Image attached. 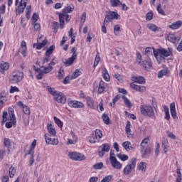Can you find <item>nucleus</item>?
<instances>
[{
	"label": "nucleus",
	"mask_w": 182,
	"mask_h": 182,
	"mask_svg": "<svg viewBox=\"0 0 182 182\" xmlns=\"http://www.w3.org/2000/svg\"><path fill=\"white\" fill-rule=\"evenodd\" d=\"M103 77L106 82H109L110 80V75H109V73L106 68H105L103 70Z\"/></svg>",
	"instance_id": "a19ab883"
},
{
	"label": "nucleus",
	"mask_w": 182,
	"mask_h": 182,
	"mask_svg": "<svg viewBox=\"0 0 182 182\" xmlns=\"http://www.w3.org/2000/svg\"><path fill=\"white\" fill-rule=\"evenodd\" d=\"M156 9H157V11L159 12V14H160L161 15H163V16L166 15L164 10H163V9H161V4H159L157 6Z\"/></svg>",
	"instance_id": "864d4df0"
},
{
	"label": "nucleus",
	"mask_w": 182,
	"mask_h": 182,
	"mask_svg": "<svg viewBox=\"0 0 182 182\" xmlns=\"http://www.w3.org/2000/svg\"><path fill=\"white\" fill-rule=\"evenodd\" d=\"M142 66H144L146 70H149V69H151L152 66L151 60L149 59L144 60L142 63Z\"/></svg>",
	"instance_id": "7c9ffc66"
},
{
	"label": "nucleus",
	"mask_w": 182,
	"mask_h": 182,
	"mask_svg": "<svg viewBox=\"0 0 182 182\" xmlns=\"http://www.w3.org/2000/svg\"><path fill=\"white\" fill-rule=\"evenodd\" d=\"M9 173L10 178H14V177H15V175L16 174V168L11 166L9 168Z\"/></svg>",
	"instance_id": "c9c22d12"
},
{
	"label": "nucleus",
	"mask_w": 182,
	"mask_h": 182,
	"mask_svg": "<svg viewBox=\"0 0 182 182\" xmlns=\"http://www.w3.org/2000/svg\"><path fill=\"white\" fill-rule=\"evenodd\" d=\"M43 73L48 74L50 73V72H52L53 70V67H50V65H48V67H43Z\"/></svg>",
	"instance_id": "8fccbe9b"
},
{
	"label": "nucleus",
	"mask_w": 182,
	"mask_h": 182,
	"mask_svg": "<svg viewBox=\"0 0 182 182\" xmlns=\"http://www.w3.org/2000/svg\"><path fill=\"white\" fill-rule=\"evenodd\" d=\"M17 105L19 107H21V109H23V113H25L27 116H29V114H31V109H29L28 106L23 105V103H22V102L18 101L17 102Z\"/></svg>",
	"instance_id": "6ab92c4d"
},
{
	"label": "nucleus",
	"mask_w": 182,
	"mask_h": 182,
	"mask_svg": "<svg viewBox=\"0 0 182 182\" xmlns=\"http://www.w3.org/2000/svg\"><path fill=\"white\" fill-rule=\"evenodd\" d=\"M86 21V12L82 13V15L81 16L80 22L82 23H85Z\"/></svg>",
	"instance_id": "774afa93"
},
{
	"label": "nucleus",
	"mask_w": 182,
	"mask_h": 182,
	"mask_svg": "<svg viewBox=\"0 0 182 182\" xmlns=\"http://www.w3.org/2000/svg\"><path fill=\"white\" fill-rule=\"evenodd\" d=\"M110 163L112 167H113V168H115V170H122V168L123 167V164L117 161V159L116 158H111Z\"/></svg>",
	"instance_id": "ddd939ff"
},
{
	"label": "nucleus",
	"mask_w": 182,
	"mask_h": 182,
	"mask_svg": "<svg viewBox=\"0 0 182 182\" xmlns=\"http://www.w3.org/2000/svg\"><path fill=\"white\" fill-rule=\"evenodd\" d=\"M33 23L37 22L38 19H39V15H38L36 13H34L32 16Z\"/></svg>",
	"instance_id": "680f3d73"
},
{
	"label": "nucleus",
	"mask_w": 182,
	"mask_h": 182,
	"mask_svg": "<svg viewBox=\"0 0 182 182\" xmlns=\"http://www.w3.org/2000/svg\"><path fill=\"white\" fill-rule=\"evenodd\" d=\"M94 135L95 136L97 141H100V139L103 137V134L102 133V131L100 129H96Z\"/></svg>",
	"instance_id": "f704fd0d"
},
{
	"label": "nucleus",
	"mask_w": 182,
	"mask_h": 182,
	"mask_svg": "<svg viewBox=\"0 0 182 182\" xmlns=\"http://www.w3.org/2000/svg\"><path fill=\"white\" fill-rule=\"evenodd\" d=\"M50 59V56L46 55V57L42 60L43 65H45V63H48V62H49Z\"/></svg>",
	"instance_id": "0e129e2a"
},
{
	"label": "nucleus",
	"mask_w": 182,
	"mask_h": 182,
	"mask_svg": "<svg viewBox=\"0 0 182 182\" xmlns=\"http://www.w3.org/2000/svg\"><path fill=\"white\" fill-rule=\"evenodd\" d=\"M18 2L19 0H16V15H21V14H23L25 11V8H26V4H28V0H21L20 3L18 5Z\"/></svg>",
	"instance_id": "39448f33"
},
{
	"label": "nucleus",
	"mask_w": 182,
	"mask_h": 182,
	"mask_svg": "<svg viewBox=\"0 0 182 182\" xmlns=\"http://www.w3.org/2000/svg\"><path fill=\"white\" fill-rule=\"evenodd\" d=\"M43 75H45V73H43V70H39V73L38 75L36 76L37 79L38 80H41V79H42L43 77Z\"/></svg>",
	"instance_id": "052dcab7"
},
{
	"label": "nucleus",
	"mask_w": 182,
	"mask_h": 182,
	"mask_svg": "<svg viewBox=\"0 0 182 182\" xmlns=\"http://www.w3.org/2000/svg\"><path fill=\"white\" fill-rule=\"evenodd\" d=\"M102 120L105 124H110V118L107 114H102Z\"/></svg>",
	"instance_id": "79ce46f5"
},
{
	"label": "nucleus",
	"mask_w": 182,
	"mask_h": 182,
	"mask_svg": "<svg viewBox=\"0 0 182 182\" xmlns=\"http://www.w3.org/2000/svg\"><path fill=\"white\" fill-rule=\"evenodd\" d=\"M68 103L70 107H74L75 109H83L85 107V104L82 102L73 100L70 98L68 100Z\"/></svg>",
	"instance_id": "9b49d317"
},
{
	"label": "nucleus",
	"mask_w": 182,
	"mask_h": 182,
	"mask_svg": "<svg viewBox=\"0 0 182 182\" xmlns=\"http://www.w3.org/2000/svg\"><path fill=\"white\" fill-rule=\"evenodd\" d=\"M167 136L168 137H169L170 139H172V140H176V136L174 135V134H173V132H171L170 131H167Z\"/></svg>",
	"instance_id": "13d9d810"
},
{
	"label": "nucleus",
	"mask_w": 182,
	"mask_h": 182,
	"mask_svg": "<svg viewBox=\"0 0 182 182\" xmlns=\"http://www.w3.org/2000/svg\"><path fill=\"white\" fill-rule=\"evenodd\" d=\"M4 144L6 149H8L9 153H11V150L14 149V142H12L9 139L5 138L4 139Z\"/></svg>",
	"instance_id": "2eb2a0df"
},
{
	"label": "nucleus",
	"mask_w": 182,
	"mask_h": 182,
	"mask_svg": "<svg viewBox=\"0 0 182 182\" xmlns=\"http://www.w3.org/2000/svg\"><path fill=\"white\" fill-rule=\"evenodd\" d=\"M77 59L76 57H73V55L68 58V60H63V63L65 65V66H70Z\"/></svg>",
	"instance_id": "c756f323"
},
{
	"label": "nucleus",
	"mask_w": 182,
	"mask_h": 182,
	"mask_svg": "<svg viewBox=\"0 0 182 182\" xmlns=\"http://www.w3.org/2000/svg\"><path fill=\"white\" fill-rule=\"evenodd\" d=\"M168 73V70H167V68H164L158 73V77L159 79H161L163 76H166V75H167Z\"/></svg>",
	"instance_id": "e433bc0d"
},
{
	"label": "nucleus",
	"mask_w": 182,
	"mask_h": 182,
	"mask_svg": "<svg viewBox=\"0 0 182 182\" xmlns=\"http://www.w3.org/2000/svg\"><path fill=\"white\" fill-rule=\"evenodd\" d=\"M68 156L74 161H83V160H86L85 155L77 152H69Z\"/></svg>",
	"instance_id": "1a4fd4ad"
},
{
	"label": "nucleus",
	"mask_w": 182,
	"mask_h": 182,
	"mask_svg": "<svg viewBox=\"0 0 182 182\" xmlns=\"http://www.w3.org/2000/svg\"><path fill=\"white\" fill-rule=\"evenodd\" d=\"M6 102V92L0 93V109H2L4 103Z\"/></svg>",
	"instance_id": "bb28decb"
},
{
	"label": "nucleus",
	"mask_w": 182,
	"mask_h": 182,
	"mask_svg": "<svg viewBox=\"0 0 182 182\" xmlns=\"http://www.w3.org/2000/svg\"><path fill=\"white\" fill-rule=\"evenodd\" d=\"M2 123H5V122H9L6 123V127L7 129H11L16 123V119L15 118V114L14 112H4L2 115Z\"/></svg>",
	"instance_id": "f03ea898"
},
{
	"label": "nucleus",
	"mask_w": 182,
	"mask_h": 182,
	"mask_svg": "<svg viewBox=\"0 0 182 182\" xmlns=\"http://www.w3.org/2000/svg\"><path fill=\"white\" fill-rule=\"evenodd\" d=\"M122 146L127 151L134 150V147L132 146V143L129 141L122 143Z\"/></svg>",
	"instance_id": "393cba45"
},
{
	"label": "nucleus",
	"mask_w": 182,
	"mask_h": 182,
	"mask_svg": "<svg viewBox=\"0 0 182 182\" xmlns=\"http://www.w3.org/2000/svg\"><path fill=\"white\" fill-rule=\"evenodd\" d=\"M80 70H75L73 73V74L71 76V79H76V77H77L78 76H80Z\"/></svg>",
	"instance_id": "de8ad7c7"
},
{
	"label": "nucleus",
	"mask_w": 182,
	"mask_h": 182,
	"mask_svg": "<svg viewBox=\"0 0 182 182\" xmlns=\"http://www.w3.org/2000/svg\"><path fill=\"white\" fill-rule=\"evenodd\" d=\"M55 50V46H50L46 52V56H50L53 51Z\"/></svg>",
	"instance_id": "ea45409f"
},
{
	"label": "nucleus",
	"mask_w": 182,
	"mask_h": 182,
	"mask_svg": "<svg viewBox=\"0 0 182 182\" xmlns=\"http://www.w3.org/2000/svg\"><path fill=\"white\" fill-rule=\"evenodd\" d=\"M50 93L53 97L54 100L58 102V103H61L62 105L66 103V97L63 93L58 92H50Z\"/></svg>",
	"instance_id": "423d86ee"
},
{
	"label": "nucleus",
	"mask_w": 182,
	"mask_h": 182,
	"mask_svg": "<svg viewBox=\"0 0 182 182\" xmlns=\"http://www.w3.org/2000/svg\"><path fill=\"white\" fill-rule=\"evenodd\" d=\"M170 112L173 119H176L177 113L176 112V103L172 102L170 105Z\"/></svg>",
	"instance_id": "b1692460"
},
{
	"label": "nucleus",
	"mask_w": 182,
	"mask_h": 182,
	"mask_svg": "<svg viewBox=\"0 0 182 182\" xmlns=\"http://www.w3.org/2000/svg\"><path fill=\"white\" fill-rule=\"evenodd\" d=\"M44 138L47 144H50L51 146H58V144H59V139H58V138H55V136L46 134L44 135Z\"/></svg>",
	"instance_id": "9d476101"
},
{
	"label": "nucleus",
	"mask_w": 182,
	"mask_h": 182,
	"mask_svg": "<svg viewBox=\"0 0 182 182\" xmlns=\"http://www.w3.org/2000/svg\"><path fill=\"white\" fill-rule=\"evenodd\" d=\"M166 39L172 43H176V42H178V41H180L181 38L180 37L176 36V35L174 34L169 33L166 35Z\"/></svg>",
	"instance_id": "f3484780"
},
{
	"label": "nucleus",
	"mask_w": 182,
	"mask_h": 182,
	"mask_svg": "<svg viewBox=\"0 0 182 182\" xmlns=\"http://www.w3.org/2000/svg\"><path fill=\"white\" fill-rule=\"evenodd\" d=\"M64 75H65V71L63 70V69L60 68L58 71L59 79H63Z\"/></svg>",
	"instance_id": "bf43d9fd"
},
{
	"label": "nucleus",
	"mask_w": 182,
	"mask_h": 182,
	"mask_svg": "<svg viewBox=\"0 0 182 182\" xmlns=\"http://www.w3.org/2000/svg\"><path fill=\"white\" fill-rule=\"evenodd\" d=\"M21 54L25 58L26 56V42L25 41H22L21 43Z\"/></svg>",
	"instance_id": "2f4dec72"
},
{
	"label": "nucleus",
	"mask_w": 182,
	"mask_h": 182,
	"mask_svg": "<svg viewBox=\"0 0 182 182\" xmlns=\"http://www.w3.org/2000/svg\"><path fill=\"white\" fill-rule=\"evenodd\" d=\"M154 50H157L151 47H148L145 49V55H147V56H150L154 53Z\"/></svg>",
	"instance_id": "4c0bfd02"
},
{
	"label": "nucleus",
	"mask_w": 182,
	"mask_h": 182,
	"mask_svg": "<svg viewBox=\"0 0 182 182\" xmlns=\"http://www.w3.org/2000/svg\"><path fill=\"white\" fill-rule=\"evenodd\" d=\"M181 26H182V21L178 20L176 22L172 23L171 25H169L168 28L172 31H176V29H180Z\"/></svg>",
	"instance_id": "a211bd4d"
},
{
	"label": "nucleus",
	"mask_w": 182,
	"mask_h": 182,
	"mask_svg": "<svg viewBox=\"0 0 182 182\" xmlns=\"http://www.w3.org/2000/svg\"><path fill=\"white\" fill-rule=\"evenodd\" d=\"M54 122L58 126V127H63V122L59 119V118L54 117Z\"/></svg>",
	"instance_id": "49530a36"
},
{
	"label": "nucleus",
	"mask_w": 182,
	"mask_h": 182,
	"mask_svg": "<svg viewBox=\"0 0 182 182\" xmlns=\"http://www.w3.org/2000/svg\"><path fill=\"white\" fill-rule=\"evenodd\" d=\"M65 16H66V15L63 14L59 15L60 25L61 26H63V23H65Z\"/></svg>",
	"instance_id": "603ef678"
},
{
	"label": "nucleus",
	"mask_w": 182,
	"mask_h": 182,
	"mask_svg": "<svg viewBox=\"0 0 182 182\" xmlns=\"http://www.w3.org/2000/svg\"><path fill=\"white\" fill-rule=\"evenodd\" d=\"M137 159L136 158H132L129 164L124 168L123 174L124 176H130L131 173L136 168V163Z\"/></svg>",
	"instance_id": "20e7f679"
},
{
	"label": "nucleus",
	"mask_w": 182,
	"mask_h": 182,
	"mask_svg": "<svg viewBox=\"0 0 182 182\" xmlns=\"http://www.w3.org/2000/svg\"><path fill=\"white\" fill-rule=\"evenodd\" d=\"M90 143H92V144H95L96 143V141H97V139H96V136H95V134H92L90 136Z\"/></svg>",
	"instance_id": "5fc2aeb1"
},
{
	"label": "nucleus",
	"mask_w": 182,
	"mask_h": 182,
	"mask_svg": "<svg viewBox=\"0 0 182 182\" xmlns=\"http://www.w3.org/2000/svg\"><path fill=\"white\" fill-rule=\"evenodd\" d=\"M137 168L139 171H142V173H146V170L147 169V163L140 162L137 166Z\"/></svg>",
	"instance_id": "a878e982"
},
{
	"label": "nucleus",
	"mask_w": 182,
	"mask_h": 182,
	"mask_svg": "<svg viewBox=\"0 0 182 182\" xmlns=\"http://www.w3.org/2000/svg\"><path fill=\"white\" fill-rule=\"evenodd\" d=\"M140 110L143 116H147L148 117H154V109L150 105H141Z\"/></svg>",
	"instance_id": "7ed1b4c3"
},
{
	"label": "nucleus",
	"mask_w": 182,
	"mask_h": 182,
	"mask_svg": "<svg viewBox=\"0 0 182 182\" xmlns=\"http://www.w3.org/2000/svg\"><path fill=\"white\" fill-rule=\"evenodd\" d=\"M9 69V63L5 61H2L0 63V72L2 75Z\"/></svg>",
	"instance_id": "aec40b11"
},
{
	"label": "nucleus",
	"mask_w": 182,
	"mask_h": 182,
	"mask_svg": "<svg viewBox=\"0 0 182 182\" xmlns=\"http://www.w3.org/2000/svg\"><path fill=\"white\" fill-rule=\"evenodd\" d=\"M153 19V12L150 11L148 12L146 15V21H151Z\"/></svg>",
	"instance_id": "4d7b16f0"
},
{
	"label": "nucleus",
	"mask_w": 182,
	"mask_h": 182,
	"mask_svg": "<svg viewBox=\"0 0 182 182\" xmlns=\"http://www.w3.org/2000/svg\"><path fill=\"white\" fill-rule=\"evenodd\" d=\"M122 99L125 103V105L129 107V109H132V103L130 102V100L127 99L126 96H123Z\"/></svg>",
	"instance_id": "a18cd8bd"
},
{
	"label": "nucleus",
	"mask_w": 182,
	"mask_h": 182,
	"mask_svg": "<svg viewBox=\"0 0 182 182\" xmlns=\"http://www.w3.org/2000/svg\"><path fill=\"white\" fill-rule=\"evenodd\" d=\"M146 28L149 29V31H151L152 32H157V31H159L160 28H159L156 24L154 23H148L146 25Z\"/></svg>",
	"instance_id": "473e14b6"
},
{
	"label": "nucleus",
	"mask_w": 182,
	"mask_h": 182,
	"mask_svg": "<svg viewBox=\"0 0 182 182\" xmlns=\"http://www.w3.org/2000/svg\"><path fill=\"white\" fill-rule=\"evenodd\" d=\"M107 16L111 21H113V19H119V16H120L117 12L114 11H109Z\"/></svg>",
	"instance_id": "cd10ccee"
},
{
	"label": "nucleus",
	"mask_w": 182,
	"mask_h": 182,
	"mask_svg": "<svg viewBox=\"0 0 182 182\" xmlns=\"http://www.w3.org/2000/svg\"><path fill=\"white\" fill-rule=\"evenodd\" d=\"M154 56L156 58L157 62L161 63L165 58L173 56V48H168V50L164 48L157 49L154 51Z\"/></svg>",
	"instance_id": "f257e3e1"
},
{
	"label": "nucleus",
	"mask_w": 182,
	"mask_h": 182,
	"mask_svg": "<svg viewBox=\"0 0 182 182\" xmlns=\"http://www.w3.org/2000/svg\"><path fill=\"white\" fill-rule=\"evenodd\" d=\"M46 43H48V40L45 39L42 43H34L33 48H36V49L40 50L42 49V48H44V46H46Z\"/></svg>",
	"instance_id": "c85d7f7f"
},
{
	"label": "nucleus",
	"mask_w": 182,
	"mask_h": 182,
	"mask_svg": "<svg viewBox=\"0 0 182 182\" xmlns=\"http://www.w3.org/2000/svg\"><path fill=\"white\" fill-rule=\"evenodd\" d=\"M110 21L112 20L109 18V16H106L103 22V25L107 26L109 24V22H110Z\"/></svg>",
	"instance_id": "69168bd1"
},
{
	"label": "nucleus",
	"mask_w": 182,
	"mask_h": 182,
	"mask_svg": "<svg viewBox=\"0 0 182 182\" xmlns=\"http://www.w3.org/2000/svg\"><path fill=\"white\" fill-rule=\"evenodd\" d=\"M119 32H120V26L118 24L114 26V33L116 36L119 35Z\"/></svg>",
	"instance_id": "6e6d98bb"
},
{
	"label": "nucleus",
	"mask_w": 182,
	"mask_h": 182,
	"mask_svg": "<svg viewBox=\"0 0 182 182\" xmlns=\"http://www.w3.org/2000/svg\"><path fill=\"white\" fill-rule=\"evenodd\" d=\"M109 2L113 8L120 6L122 4V2H120V0H109Z\"/></svg>",
	"instance_id": "58836bf2"
},
{
	"label": "nucleus",
	"mask_w": 182,
	"mask_h": 182,
	"mask_svg": "<svg viewBox=\"0 0 182 182\" xmlns=\"http://www.w3.org/2000/svg\"><path fill=\"white\" fill-rule=\"evenodd\" d=\"M103 168V164L102 162H99L93 165V168L95 170H100L101 168Z\"/></svg>",
	"instance_id": "3c124183"
},
{
	"label": "nucleus",
	"mask_w": 182,
	"mask_h": 182,
	"mask_svg": "<svg viewBox=\"0 0 182 182\" xmlns=\"http://www.w3.org/2000/svg\"><path fill=\"white\" fill-rule=\"evenodd\" d=\"M22 79H23V73L19 70H16L10 77V82L11 83H18Z\"/></svg>",
	"instance_id": "0eeeda50"
},
{
	"label": "nucleus",
	"mask_w": 182,
	"mask_h": 182,
	"mask_svg": "<svg viewBox=\"0 0 182 182\" xmlns=\"http://www.w3.org/2000/svg\"><path fill=\"white\" fill-rule=\"evenodd\" d=\"M117 157H119V160H122V161H127V160H129V156L127 155L118 154Z\"/></svg>",
	"instance_id": "09e8293b"
},
{
	"label": "nucleus",
	"mask_w": 182,
	"mask_h": 182,
	"mask_svg": "<svg viewBox=\"0 0 182 182\" xmlns=\"http://www.w3.org/2000/svg\"><path fill=\"white\" fill-rule=\"evenodd\" d=\"M120 99V95H117L116 97L112 100V102H110L111 107H114L116 106V102H119V100Z\"/></svg>",
	"instance_id": "c03bdc74"
},
{
	"label": "nucleus",
	"mask_w": 182,
	"mask_h": 182,
	"mask_svg": "<svg viewBox=\"0 0 182 182\" xmlns=\"http://www.w3.org/2000/svg\"><path fill=\"white\" fill-rule=\"evenodd\" d=\"M130 87L136 92H146V87L144 85H137L134 82L130 84Z\"/></svg>",
	"instance_id": "dca6fc26"
},
{
	"label": "nucleus",
	"mask_w": 182,
	"mask_h": 182,
	"mask_svg": "<svg viewBox=\"0 0 182 182\" xmlns=\"http://www.w3.org/2000/svg\"><path fill=\"white\" fill-rule=\"evenodd\" d=\"M109 150L110 146L109 144H103L101 146H100L98 150L100 157H103V156H105V153H109Z\"/></svg>",
	"instance_id": "f8f14e48"
},
{
	"label": "nucleus",
	"mask_w": 182,
	"mask_h": 182,
	"mask_svg": "<svg viewBox=\"0 0 182 182\" xmlns=\"http://www.w3.org/2000/svg\"><path fill=\"white\" fill-rule=\"evenodd\" d=\"M70 134L72 139H68L67 144H76V143H77V136L75 135V133L73 131L70 132Z\"/></svg>",
	"instance_id": "4be33fe9"
},
{
	"label": "nucleus",
	"mask_w": 182,
	"mask_h": 182,
	"mask_svg": "<svg viewBox=\"0 0 182 182\" xmlns=\"http://www.w3.org/2000/svg\"><path fill=\"white\" fill-rule=\"evenodd\" d=\"M150 139L145 138L141 142V153L143 156L150 154V148L149 147V142Z\"/></svg>",
	"instance_id": "6e6552de"
},
{
	"label": "nucleus",
	"mask_w": 182,
	"mask_h": 182,
	"mask_svg": "<svg viewBox=\"0 0 182 182\" xmlns=\"http://www.w3.org/2000/svg\"><path fill=\"white\" fill-rule=\"evenodd\" d=\"M73 9H75L74 6H68L63 9V14H70V12H73Z\"/></svg>",
	"instance_id": "37998d69"
},
{
	"label": "nucleus",
	"mask_w": 182,
	"mask_h": 182,
	"mask_svg": "<svg viewBox=\"0 0 182 182\" xmlns=\"http://www.w3.org/2000/svg\"><path fill=\"white\" fill-rule=\"evenodd\" d=\"M87 105L90 109H96V106H97V102L93 100V98L90 97H87L86 98Z\"/></svg>",
	"instance_id": "4468645a"
},
{
	"label": "nucleus",
	"mask_w": 182,
	"mask_h": 182,
	"mask_svg": "<svg viewBox=\"0 0 182 182\" xmlns=\"http://www.w3.org/2000/svg\"><path fill=\"white\" fill-rule=\"evenodd\" d=\"M99 62H100V56L96 55V56H95V63H94V66H95H95H97V65H99Z\"/></svg>",
	"instance_id": "e2e57ef3"
},
{
	"label": "nucleus",
	"mask_w": 182,
	"mask_h": 182,
	"mask_svg": "<svg viewBox=\"0 0 182 182\" xmlns=\"http://www.w3.org/2000/svg\"><path fill=\"white\" fill-rule=\"evenodd\" d=\"M132 124L130 123L129 121H127V125H126V127H125V130H126V132H127V134L128 136V137H130V136H132Z\"/></svg>",
	"instance_id": "72a5a7b5"
},
{
	"label": "nucleus",
	"mask_w": 182,
	"mask_h": 182,
	"mask_svg": "<svg viewBox=\"0 0 182 182\" xmlns=\"http://www.w3.org/2000/svg\"><path fill=\"white\" fill-rule=\"evenodd\" d=\"M47 130L50 136H56V129L51 124H47Z\"/></svg>",
	"instance_id": "5701e85b"
},
{
	"label": "nucleus",
	"mask_w": 182,
	"mask_h": 182,
	"mask_svg": "<svg viewBox=\"0 0 182 182\" xmlns=\"http://www.w3.org/2000/svg\"><path fill=\"white\" fill-rule=\"evenodd\" d=\"M132 80L134 83H139L140 85H144L146 83V79L143 76L132 77Z\"/></svg>",
	"instance_id": "412c9836"
},
{
	"label": "nucleus",
	"mask_w": 182,
	"mask_h": 182,
	"mask_svg": "<svg viewBox=\"0 0 182 182\" xmlns=\"http://www.w3.org/2000/svg\"><path fill=\"white\" fill-rule=\"evenodd\" d=\"M136 62L141 63V54L140 53H136Z\"/></svg>",
	"instance_id": "338daca9"
}]
</instances>
